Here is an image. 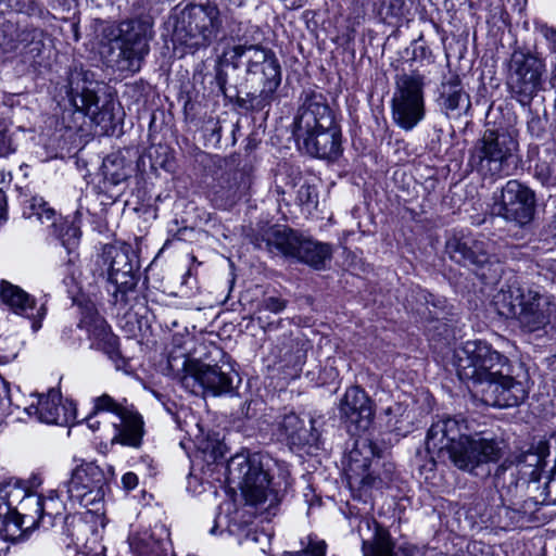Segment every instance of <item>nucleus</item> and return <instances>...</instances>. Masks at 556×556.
Segmentation results:
<instances>
[{
	"label": "nucleus",
	"mask_w": 556,
	"mask_h": 556,
	"mask_svg": "<svg viewBox=\"0 0 556 556\" xmlns=\"http://www.w3.org/2000/svg\"><path fill=\"white\" fill-rule=\"evenodd\" d=\"M165 531L163 529H161V532H160V535L156 534L157 538H161V535H163Z\"/></svg>",
	"instance_id": "61"
},
{
	"label": "nucleus",
	"mask_w": 556,
	"mask_h": 556,
	"mask_svg": "<svg viewBox=\"0 0 556 556\" xmlns=\"http://www.w3.org/2000/svg\"><path fill=\"white\" fill-rule=\"evenodd\" d=\"M270 536L263 531L249 530L240 543L244 544L252 552L258 549L262 554L266 555L270 547Z\"/></svg>",
	"instance_id": "44"
},
{
	"label": "nucleus",
	"mask_w": 556,
	"mask_h": 556,
	"mask_svg": "<svg viewBox=\"0 0 556 556\" xmlns=\"http://www.w3.org/2000/svg\"><path fill=\"white\" fill-rule=\"evenodd\" d=\"M404 5V0H381L378 13L384 21L391 17H399L403 14Z\"/></svg>",
	"instance_id": "49"
},
{
	"label": "nucleus",
	"mask_w": 556,
	"mask_h": 556,
	"mask_svg": "<svg viewBox=\"0 0 556 556\" xmlns=\"http://www.w3.org/2000/svg\"><path fill=\"white\" fill-rule=\"evenodd\" d=\"M224 519H227V516L224 517ZM223 525V518L218 515L215 519L214 526L210 529L211 534H216V530L218 527Z\"/></svg>",
	"instance_id": "56"
},
{
	"label": "nucleus",
	"mask_w": 556,
	"mask_h": 556,
	"mask_svg": "<svg viewBox=\"0 0 556 556\" xmlns=\"http://www.w3.org/2000/svg\"><path fill=\"white\" fill-rule=\"evenodd\" d=\"M340 417L354 426L356 430H366L372 419L371 402L364 390L358 387L349 388L339 405Z\"/></svg>",
	"instance_id": "24"
},
{
	"label": "nucleus",
	"mask_w": 556,
	"mask_h": 556,
	"mask_svg": "<svg viewBox=\"0 0 556 556\" xmlns=\"http://www.w3.org/2000/svg\"><path fill=\"white\" fill-rule=\"evenodd\" d=\"M269 459L258 453L248 457L236 455L228 464L229 475L239 480L247 503L254 506L273 507L279 502L277 492L270 488Z\"/></svg>",
	"instance_id": "9"
},
{
	"label": "nucleus",
	"mask_w": 556,
	"mask_h": 556,
	"mask_svg": "<svg viewBox=\"0 0 556 556\" xmlns=\"http://www.w3.org/2000/svg\"><path fill=\"white\" fill-rule=\"evenodd\" d=\"M554 223H555V228H556V213H555V216H554Z\"/></svg>",
	"instance_id": "63"
},
{
	"label": "nucleus",
	"mask_w": 556,
	"mask_h": 556,
	"mask_svg": "<svg viewBox=\"0 0 556 556\" xmlns=\"http://www.w3.org/2000/svg\"><path fill=\"white\" fill-rule=\"evenodd\" d=\"M16 150V141L9 130L4 118H0V157L8 156Z\"/></svg>",
	"instance_id": "48"
},
{
	"label": "nucleus",
	"mask_w": 556,
	"mask_h": 556,
	"mask_svg": "<svg viewBox=\"0 0 556 556\" xmlns=\"http://www.w3.org/2000/svg\"><path fill=\"white\" fill-rule=\"evenodd\" d=\"M544 73L545 63L538 52L515 50L507 73V86L513 97L522 105H528L540 90Z\"/></svg>",
	"instance_id": "12"
},
{
	"label": "nucleus",
	"mask_w": 556,
	"mask_h": 556,
	"mask_svg": "<svg viewBox=\"0 0 556 556\" xmlns=\"http://www.w3.org/2000/svg\"><path fill=\"white\" fill-rule=\"evenodd\" d=\"M492 212L519 227L530 224L535 212V194L518 180H508L502 188L501 198L494 203Z\"/></svg>",
	"instance_id": "14"
},
{
	"label": "nucleus",
	"mask_w": 556,
	"mask_h": 556,
	"mask_svg": "<svg viewBox=\"0 0 556 556\" xmlns=\"http://www.w3.org/2000/svg\"><path fill=\"white\" fill-rule=\"evenodd\" d=\"M59 270L60 275L63 277V283L68 290L78 285V278L80 276V273L72 258H70L65 264H63L59 268Z\"/></svg>",
	"instance_id": "50"
},
{
	"label": "nucleus",
	"mask_w": 556,
	"mask_h": 556,
	"mask_svg": "<svg viewBox=\"0 0 556 556\" xmlns=\"http://www.w3.org/2000/svg\"><path fill=\"white\" fill-rule=\"evenodd\" d=\"M167 541L154 531H143L130 538L134 556H167Z\"/></svg>",
	"instance_id": "36"
},
{
	"label": "nucleus",
	"mask_w": 556,
	"mask_h": 556,
	"mask_svg": "<svg viewBox=\"0 0 556 556\" xmlns=\"http://www.w3.org/2000/svg\"><path fill=\"white\" fill-rule=\"evenodd\" d=\"M0 298L15 314L31 320V329L38 331L41 328V320L46 316L43 304L37 305L33 296L20 287L5 280L0 282Z\"/></svg>",
	"instance_id": "23"
},
{
	"label": "nucleus",
	"mask_w": 556,
	"mask_h": 556,
	"mask_svg": "<svg viewBox=\"0 0 556 556\" xmlns=\"http://www.w3.org/2000/svg\"><path fill=\"white\" fill-rule=\"evenodd\" d=\"M539 452L528 450L506 458L495 471L496 483L498 484L501 479L504 480V476L508 470L510 471L511 477H514L515 473H521L522 477L535 479L539 473L542 458L546 454V448L543 443L539 446Z\"/></svg>",
	"instance_id": "31"
},
{
	"label": "nucleus",
	"mask_w": 556,
	"mask_h": 556,
	"mask_svg": "<svg viewBox=\"0 0 556 556\" xmlns=\"http://www.w3.org/2000/svg\"><path fill=\"white\" fill-rule=\"evenodd\" d=\"M375 452L370 442L364 439L356 440L354 447L349 453L350 480L362 486H378L380 480L369 472Z\"/></svg>",
	"instance_id": "29"
},
{
	"label": "nucleus",
	"mask_w": 556,
	"mask_h": 556,
	"mask_svg": "<svg viewBox=\"0 0 556 556\" xmlns=\"http://www.w3.org/2000/svg\"><path fill=\"white\" fill-rule=\"evenodd\" d=\"M110 412L119 419L114 424L117 430L115 439L123 445L139 447L143 437L142 417L132 408L116 402L112 396L102 394L94 399L93 414Z\"/></svg>",
	"instance_id": "16"
},
{
	"label": "nucleus",
	"mask_w": 556,
	"mask_h": 556,
	"mask_svg": "<svg viewBox=\"0 0 556 556\" xmlns=\"http://www.w3.org/2000/svg\"><path fill=\"white\" fill-rule=\"evenodd\" d=\"M152 37V24L149 21L129 20L119 23L117 35L109 45L106 64L122 74L138 73L150 52L149 42Z\"/></svg>",
	"instance_id": "5"
},
{
	"label": "nucleus",
	"mask_w": 556,
	"mask_h": 556,
	"mask_svg": "<svg viewBox=\"0 0 556 556\" xmlns=\"http://www.w3.org/2000/svg\"><path fill=\"white\" fill-rule=\"evenodd\" d=\"M77 326L87 331L92 348L104 352L112 359L118 356V339L93 304L80 307V320Z\"/></svg>",
	"instance_id": "20"
},
{
	"label": "nucleus",
	"mask_w": 556,
	"mask_h": 556,
	"mask_svg": "<svg viewBox=\"0 0 556 556\" xmlns=\"http://www.w3.org/2000/svg\"><path fill=\"white\" fill-rule=\"evenodd\" d=\"M454 367L462 381L480 388L500 369L507 367L508 358L482 340H469L454 351Z\"/></svg>",
	"instance_id": "8"
},
{
	"label": "nucleus",
	"mask_w": 556,
	"mask_h": 556,
	"mask_svg": "<svg viewBox=\"0 0 556 556\" xmlns=\"http://www.w3.org/2000/svg\"><path fill=\"white\" fill-rule=\"evenodd\" d=\"M412 61L419 62L422 65H430L435 61V56L425 41L422 34L412 42Z\"/></svg>",
	"instance_id": "46"
},
{
	"label": "nucleus",
	"mask_w": 556,
	"mask_h": 556,
	"mask_svg": "<svg viewBox=\"0 0 556 556\" xmlns=\"http://www.w3.org/2000/svg\"><path fill=\"white\" fill-rule=\"evenodd\" d=\"M541 34L547 42L548 50L553 56H556V29L544 26L541 28Z\"/></svg>",
	"instance_id": "52"
},
{
	"label": "nucleus",
	"mask_w": 556,
	"mask_h": 556,
	"mask_svg": "<svg viewBox=\"0 0 556 556\" xmlns=\"http://www.w3.org/2000/svg\"><path fill=\"white\" fill-rule=\"evenodd\" d=\"M301 179L302 173L300 168L285 163L278 169L276 190L279 194H283L285 190L279 185V182H282L285 186H289L290 188H294L301 181Z\"/></svg>",
	"instance_id": "42"
},
{
	"label": "nucleus",
	"mask_w": 556,
	"mask_h": 556,
	"mask_svg": "<svg viewBox=\"0 0 556 556\" xmlns=\"http://www.w3.org/2000/svg\"><path fill=\"white\" fill-rule=\"evenodd\" d=\"M68 501L92 511H98L105 495L106 478L93 463H81L63 483Z\"/></svg>",
	"instance_id": "13"
},
{
	"label": "nucleus",
	"mask_w": 556,
	"mask_h": 556,
	"mask_svg": "<svg viewBox=\"0 0 556 556\" xmlns=\"http://www.w3.org/2000/svg\"><path fill=\"white\" fill-rule=\"evenodd\" d=\"M261 404L257 400L247 401L242 406L241 414L247 418H252L256 415V406Z\"/></svg>",
	"instance_id": "53"
},
{
	"label": "nucleus",
	"mask_w": 556,
	"mask_h": 556,
	"mask_svg": "<svg viewBox=\"0 0 556 556\" xmlns=\"http://www.w3.org/2000/svg\"><path fill=\"white\" fill-rule=\"evenodd\" d=\"M94 266V274L99 277L108 278L131 267L132 264L124 250L114 245H105L102 253L98 255Z\"/></svg>",
	"instance_id": "34"
},
{
	"label": "nucleus",
	"mask_w": 556,
	"mask_h": 556,
	"mask_svg": "<svg viewBox=\"0 0 556 556\" xmlns=\"http://www.w3.org/2000/svg\"><path fill=\"white\" fill-rule=\"evenodd\" d=\"M42 503L45 504L43 517L47 520H51L53 522L51 525V528L56 527L60 523L63 533L66 534L67 536H73V533L70 531L68 527L73 523L75 517L63 514L64 507L63 504L58 500V497L42 496Z\"/></svg>",
	"instance_id": "39"
},
{
	"label": "nucleus",
	"mask_w": 556,
	"mask_h": 556,
	"mask_svg": "<svg viewBox=\"0 0 556 556\" xmlns=\"http://www.w3.org/2000/svg\"><path fill=\"white\" fill-rule=\"evenodd\" d=\"M296 200L307 212L317 207L318 192L315 186L304 184L298 190Z\"/></svg>",
	"instance_id": "47"
},
{
	"label": "nucleus",
	"mask_w": 556,
	"mask_h": 556,
	"mask_svg": "<svg viewBox=\"0 0 556 556\" xmlns=\"http://www.w3.org/2000/svg\"><path fill=\"white\" fill-rule=\"evenodd\" d=\"M98 83L94 74L83 66H74L67 77V98L75 112L88 116L93 124L108 134L115 128L114 104L99 105Z\"/></svg>",
	"instance_id": "7"
},
{
	"label": "nucleus",
	"mask_w": 556,
	"mask_h": 556,
	"mask_svg": "<svg viewBox=\"0 0 556 556\" xmlns=\"http://www.w3.org/2000/svg\"><path fill=\"white\" fill-rule=\"evenodd\" d=\"M8 8L16 13H25L30 15L36 12V0H0Z\"/></svg>",
	"instance_id": "51"
},
{
	"label": "nucleus",
	"mask_w": 556,
	"mask_h": 556,
	"mask_svg": "<svg viewBox=\"0 0 556 556\" xmlns=\"http://www.w3.org/2000/svg\"><path fill=\"white\" fill-rule=\"evenodd\" d=\"M227 35L237 42L235 46L257 47L255 35H258V27L248 22L231 20L227 23Z\"/></svg>",
	"instance_id": "40"
},
{
	"label": "nucleus",
	"mask_w": 556,
	"mask_h": 556,
	"mask_svg": "<svg viewBox=\"0 0 556 556\" xmlns=\"http://www.w3.org/2000/svg\"><path fill=\"white\" fill-rule=\"evenodd\" d=\"M142 462L147 464L148 469H149V473H150V475H154V467H153V465H152V463H153V462H152V459H150V458L146 457V458H143V460H142Z\"/></svg>",
	"instance_id": "58"
},
{
	"label": "nucleus",
	"mask_w": 556,
	"mask_h": 556,
	"mask_svg": "<svg viewBox=\"0 0 556 556\" xmlns=\"http://www.w3.org/2000/svg\"><path fill=\"white\" fill-rule=\"evenodd\" d=\"M425 75L417 70L395 75L391 100L392 118L405 131L413 130L425 118Z\"/></svg>",
	"instance_id": "10"
},
{
	"label": "nucleus",
	"mask_w": 556,
	"mask_h": 556,
	"mask_svg": "<svg viewBox=\"0 0 556 556\" xmlns=\"http://www.w3.org/2000/svg\"><path fill=\"white\" fill-rule=\"evenodd\" d=\"M7 220V199L0 190V225Z\"/></svg>",
	"instance_id": "55"
},
{
	"label": "nucleus",
	"mask_w": 556,
	"mask_h": 556,
	"mask_svg": "<svg viewBox=\"0 0 556 556\" xmlns=\"http://www.w3.org/2000/svg\"><path fill=\"white\" fill-rule=\"evenodd\" d=\"M334 123V114L320 92H304L293 121V136L303 138L314 130L325 129Z\"/></svg>",
	"instance_id": "17"
},
{
	"label": "nucleus",
	"mask_w": 556,
	"mask_h": 556,
	"mask_svg": "<svg viewBox=\"0 0 556 556\" xmlns=\"http://www.w3.org/2000/svg\"><path fill=\"white\" fill-rule=\"evenodd\" d=\"M219 356L215 364L204 363L199 359L182 361V387L191 393H208L213 396L232 394L240 382L229 357L219 349H215Z\"/></svg>",
	"instance_id": "6"
},
{
	"label": "nucleus",
	"mask_w": 556,
	"mask_h": 556,
	"mask_svg": "<svg viewBox=\"0 0 556 556\" xmlns=\"http://www.w3.org/2000/svg\"><path fill=\"white\" fill-rule=\"evenodd\" d=\"M552 65L554 67V76L556 77V56H553L552 59Z\"/></svg>",
	"instance_id": "59"
},
{
	"label": "nucleus",
	"mask_w": 556,
	"mask_h": 556,
	"mask_svg": "<svg viewBox=\"0 0 556 556\" xmlns=\"http://www.w3.org/2000/svg\"><path fill=\"white\" fill-rule=\"evenodd\" d=\"M302 549L298 552H285L283 556H325L327 544L315 535H308L302 540Z\"/></svg>",
	"instance_id": "43"
},
{
	"label": "nucleus",
	"mask_w": 556,
	"mask_h": 556,
	"mask_svg": "<svg viewBox=\"0 0 556 556\" xmlns=\"http://www.w3.org/2000/svg\"><path fill=\"white\" fill-rule=\"evenodd\" d=\"M517 141L506 131L486 129L470 150L469 164L483 176L508 175Z\"/></svg>",
	"instance_id": "11"
},
{
	"label": "nucleus",
	"mask_w": 556,
	"mask_h": 556,
	"mask_svg": "<svg viewBox=\"0 0 556 556\" xmlns=\"http://www.w3.org/2000/svg\"><path fill=\"white\" fill-rule=\"evenodd\" d=\"M3 34L8 39L5 42L9 51H18L20 53L37 56L43 47V33L34 26L18 27L12 23L4 24Z\"/></svg>",
	"instance_id": "30"
},
{
	"label": "nucleus",
	"mask_w": 556,
	"mask_h": 556,
	"mask_svg": "<svg viewBox=\"0 0 556 556\" xmlns=\"http://www.w3.org/2000/svg\"><path fill=\"white\" fill-rule=\"evenodd\" d=\"M304 235L287 226L274 225L255 239V245L271 254L295 257Z\"/></svg>",
	"instance_id": "25"
},
{
	"label": "nucleus",
	"mask_w": 556,
	"mask_h": 556,
	"mask_svg": "<svg viewBox=\"0 0 556 556\" xmlns=\"http://www.w3.org/2000/svg\"><path fill=\"white\" fill-rule=\"evenodd\" d=\"M122 483L126 490H134L138 485V477L134 472H126L122 478Z\"/></svg>",
	"instance_id": "54"
},
{
	"label": "nucleus",
	"mask_w": 556,
	"mask_h": 556,
	"mask_svg": "<svg viewBox=\"0 0 556 556\" xmlns=\"http://www.w3.org/2000/svg\"><path fill=\"white\" fill-rule=\"evenodd\" d=\"M225 63L233 68L244 66L247 87L254 89L247 92L242 105L247 109L261 111L275 99L281 83V67L274 51L263 46H231L224 50Z\"/></svg>",
	"instance_id": "2"
},
{
	"label": "nucleus",
	"mask_w": 556,
	"mask_h": 556,
	"mask_svg": "<svg viewBox=\"0 0 556 556\" xmlns=\"http://www.w3.org/2000/svg\"><path fill=\"white\" fill-rule=\"evenodd\" d=\"M440 327L439 326H433L432 329H439ZM431 330V328L429 329Z\"/></svg>",
	"instance_id": "62"
},
{
	"label": "nucleus",
	"mask_w": 556,
	"mask_h": 556,
	"mask_svg": "<svg viewBox=\"0 0 556 556\" xmlns=\"http://www.w3.org/2000/svg\"><path fill=\"white\" fill-rule=\"evenodd\" d=\"M452 260L465 266L482 268L486 264L497 261L492 254L493 243L485 237L477 239H452L446 244Z\"/></svg>",
	"instance_id": "22"
},
{
	"label": "nucleus",
	"mask_w": 556,
	"mask_h": 556,
	"mask_svg": "<svg viewBox=\"0 0 556 556\" xmlns=\"http://www.w3.org/2000/svg\"><path fill=\"white\" fill-rule=\"evenodd\" d=\"M426 450L431 459L421 470L432 471L434 457L447 455L460 470L478 475L476 470L484 464L495 463L502 457V443L493 438L470 437L462 432L455 418L445 417L434 421L427 432Z\"/></svg>",
	"instance_id": "1"
},
{
	"label": "nucleus",
	"mask_w": 556,
	"mask_h": 556,
	"mask_svg": "<svg viewBox=\"0 0 556 556\" xmlns=\"http://www.w3.org/2000/svg\"><path fill=\"white\" fill-rule=\"evenodd\" d=\"M295 140L300 149L319 159L336 157L341 150V131L336 123Z\"/></svg>",
	"instance_id": "26"
},
{
	"label": "nucleus",
	"mask_w": 556,
	"mask_h": 556,
	"mask_svg": "<svg viewBox=\"0 0 556 556\" xmlns=\"http://www.w3.org/2000/svg\"><path fill=\"white\" fill-rule=\"evenodd\" d=\"M23 216L28 219L35 218L42 225H47L51 235L60 239L65 250L71 253L79 242L80 230L74 224L58 217L53 207L41 197H33L26 200L23 206Z\"/></svg>",
	"instance_id": "15"
},
{
	"label": "nucleus",
	"mask_w": 556,
	"mask_h": 556,
	"mask_svg": "<svg viewBox=\"0 0 556 556\" xmlns=\"http://www.w3.org/2000/svg\"><path fill=\"white\" fill-rule=\"evenodd\" d=\"M331 255L330 244L304 236L294 258L319 269L324 267L326 261L331 258Z\"/></svg>",
	"instance_id": "35"
},
{
	"label": "nucleus",
	"mask_w": 556,
	"mask_h": 556,
	"mask_svg": "<svg viewBox=\"0 0 556 556\" xmlns=\"http://www.w3.org/2000/svg\"><path fill=\"white\" fill-rule=\"evenodd\" d=\"M498 371L478 389L481 401L500 408L519 405L527 397L523 383L511 377L509 363Z\"/></svg>",
	"instance_id": "18"
},
{
	"label": "nucleus",
	"mask_w": 556,
	"mask_h": 556,
	"mask_svg": "<svg viewBox=\"0 0 556 556\" xmlns=\"http://www.w3.org/2000/svg\"><path fill=\"white\" fill-rule=\"evenodd\" d=\"M223 29L222 12L211 0L190 2L174 14V42L184 53L208 48Z\"/></svg>",
	"instance_id": "3"
},
{
	"label": "nucleus",
	"mask_w": 556,
	"mask_h": 556,
	"mask_svg": "<svg viewBox=\"0 0 556 556\" xmlns=\"http://www.w3.org/2000/svg\"><path fill=\"white\" fill-rule=\"evenodd\" d=\"M102 172L108 181L118 185L130 177L132 166L121 152H113L103 160Z\"/></svg>",
	"instance_id": "37"
},
{
	"label": "nucleus",
	"mask_w": 556,
	"mask_h": 556,
	"mask_svg": "<svg viewBox=\"0 0 556 556\" xmlns=\"http://www.w3.org/2000/svg\"><path fill=\"white\" fill-rule=\"evenodd\" d=\"M494 303L500 315L515 318L525 332L545 330L556 319V304L531 288L501 290Z\"/></svg>",
	"instance_id": "4"
},
{
	"label": "nucleus",
	"mask_w": 556,
	"mask_h": 556,
	"mask_svg": "<svg viewBox=\"0 0 556 556\" xmlns=\"http://www.w3.org/2000/svg\"><path fill=\"white\" fill-rule=\"evenodd\" d=\"M45 504L42 496L35 493H29L23 496L20 502V509H16V530H29L35 528H42L48 530L53 523L45 517Z\"/></svg>",
	"instance_id": "32"
},
{
	"label": "nucleus",
	"mask_w": 556,
	"mask_h": 556,
	"mask_svg": "<svg viewBox=\"0 0 556 556\" xmlns=\"http://www.w3.org/2000/svg\"><path fill=\"white\" fill-rule=\"evenodd\" d=\"M438 104L450 118H458L467 114L471 106L470 97L464 90L458 75H451L441 83Z\"/></svg>",
	"instance_id": "28"
},
{
	"label": "nucleus",
	"mask_w": 556,
	"mask_h": 556,
	"mask_svg": "<svg viewBox=\"0 0 556 556\" xmlns=\"http://www.w3.org/2000/svg\"><path fill=\"white\" fill-rule=\"evenodd\" d=\"M417 301L419 302V305L415 309L422 319L429 321L430 324L433 321H440L441 317L439 316V313L437 311H432L429 307V304L431 303V305L437 308V304L433 302L432 294L420 290L417 293Z\"/></svg>",
	"instance_id": "45"
},
{
	"label": "nucleus",
	"mask_w": 556,
	"mask_h": 556,
	"mask_svg": "<svg viewBox=\"0 0 556 556\" xmlns=\"http://www.w3.org/2000/svg\"><path fill=\"white\" fill-rule=\"evenodd\" d=\"M287 306V301L278 298V296H268L261 301V303L257 306V309L255 312V319L257 320L258 325L266 329L267 327H270V323H268L266 319V316H264L265 312H270L274 314H278L282 312Z\"/></svg>",
	"instance_id": "41"
},
{
	"label": "nucleus",
	"mask_w": 556,
	"mask_h": 556,
	"mask_svg": "<svg viewBox=\"0 0 556 556\" xmlns=\"http://www.w3.org/2000/svg\"><path fill=\"white\" fill-rule=\"evenodd\" d=\"M105 279L113 287V290L110 291L114 300V304L123 307H131L132 302L136 300L135 293L138 283L134 266L118 271Z\"/></svg>",
	"instance_id": "33"
},
{
	"label": "nucleus",
	"mask_w": 556,
	"mask_h": 556,
	"mask_svg": "<svg viewBox=\"0 0 556 556\" xmlns=\"http://www.w3.org/2000/svg\"><path fill=\"white\" fill-rule=\"evenodd\" d=\"M165 531L163 529H161V532H160V535L156 534L157 538H161V535H163Z\"/></svg>",
	"instance_id": "60"
},
{
	"label": "nucleus",
	"mask_w": 556,
	"mask_h": 556,
	"mask_svg": "<svg viewBox=\"0 0 556 556\" xmlns=\"http://www.w3.org/2000/svg\"><path fill=\"white\" fill-rule=\"evenodd\" d=\"M86 421H87V425H88V427L90 429L96 430V429L99 428L100 422L99 421H93V416L92 415L88 416L86 418Z\"/></svg>",
	"instance_id": "57"
},
{
	"label": "nucleus",
	"mask_w": 556,
	"mask_h": 556,
	"mask_svg": "<svg viewBox=\"0 0 556 556\" xmlns=\"http://www.w3.org/2000/svg\"><path fill=\"white\" fill-rule=\"evenodd\" d=\"M364 556H416L419 549L414 545L396 547L388 530L371 518H363L358 523Z\"/></svg>",
	"instance_id": "19"
},
{
	"label": "nucleus",
	"mask_w": 556,
	"mask_h": 556,
	"mask_svg": "<svg viewBox=\"0 0 556 556\" xmlns=\"http://www.w3.org/2000/svg\"><path fill=\"white\" fill-rule=\"evenodd\" d=\"M37 403L24 407V414L48 425H67L74 419V407L61 404V394L51 389L47 394H35Z\"/></svg>",
	"instance_id": "21"
},
{
	"label": "nucleus",
	"mask_w": 556,
	"mask_h": 556,
	"mask_svg": "<svg viewBox=\"0 0 556 556\" xmlns=\"http://www.w3.org/2000/svg\"><path fill=\"white\" fill-rule=\"evenodd\" d=\"M16 486L17 482L12 480L0 483V533L16 531V508L9 502V496Z\"/></svg>",
	"instance_id": "38"
},
{
	"label": "nucleus",
	"mask_w": 556,
	"mask_h": 556,
	"mask_svg": "<svg viewBox=\"0 0 556 556\" xmlns=\"http://www.w3.org/2000/svg\"><path fill=\"white\" fill-rule=\"evenodd\" d=\"M308 422L309 427H306L305 420L294 412L285 413L276 420L277 435L290 446L313 445L317 441V434L313 429V420Z\"/></svg>",
	"instance_id": "27"
}]
</instances>
